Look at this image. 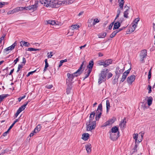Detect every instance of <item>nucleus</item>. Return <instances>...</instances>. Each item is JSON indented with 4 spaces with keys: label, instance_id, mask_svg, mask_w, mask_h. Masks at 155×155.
<instances>
[{
    "label": "nucleus",
    "instance_id": "nucleus-40",
    "mask_svg": "<svg viewBox=\"0 0 155 155\" xmlns=\"http://www.w3.org/2000/svg\"><path fill=\"white\" fill-rule=\"evenodd\" d=\"M71 27L73 30L77 29L79 28V26L78 25H72Z\"/></svg>",
    "mask_w": 155,
    "mask_h": 155
},
{
    "label": "nucleus",
    "instance_id": "nucleus-57",
    "mask_svg": "<svg viewBox=\"0 0 155 155\" xmlns=\"http://www.w3.org/2000/svg\"><path fill=\"white\" fill-rule=\"evenodd\" d=\"M151 88H152V87H151V86H150L149 85L148 86V87L147 88V89L149 90V91H148L149 93H151V92L152 91Z\"/></svg>",
    "mask_w": 155,
    "mask_h": 155
},
{
    "label": "nucleus",
    "instance_id": "nucleus-55",
    "mask_svg": "<svg viewBox=\"0 0 155 155\" xmlns=\"http://www.w3.org/2000/svg\"><path fill=\"white\" fill-rule=\"evenodd\" d=\"M115 21V20L113 22H112L111 23H110V25L109 26V29L110 30L112 27L114 25V23Z\"/></svg>",
    "mask_w": 155,
    "mask_h": 155
},
{
    "label": "nucleus",
    "instance_id": "nucleus-39",
    "mask_svg": "<svg viewBox=\"0 0 155 155\" xmlns=\"http://www.w3.org/2000/svg\"><path fill=\"white\" fill-rule=\"evenodd\" d=\"M118 33V31L116 30L114 31L110 35V37L111 38L114 37L115 35Z\"/></svg>",
    "mask_w": 155,
    "mask_h": 155
},
{
    "label": "nucleus",
    "instance_id": "nucleus-8",
    "mask_svg": "<svg viewBox=\"0 0 155 155\" xmlns=\"http://www.w3.org/2000/svg\"><path fill=\"white\" fill-rule=\"evenodd\" d=\"M110 137L113 140H115L119 137V132L117 133L110 132Z\"/></svg>",
    "mask_w": 155,
    "mask_h": 155
},
{
    "label": "nucleus",
    "instance_id": "nucleus-2",
    "mask_svg": "<svg viewBox=\"0 0 155 155\" xmlns=\"http://www.w3.org/2000/svg\"><path fill=\"white\" fill-rule=\"evenodd\" d=\"M108 72V70L104 69L101 71L99 75L98 83L99 84H101L103 82L105 81L106 80L107 74Z\"/></svg>",
    "mask_w": 155,
    "mask_h": 155
},
{
    "label": "nucleus",
    "instance_id": "nucleus-27",
    "mask_svg": "<svg viewBox=\"0 0 155 155\" xmlns=\"http://www.w3.org/2000/svg\"><path fill=\"white\" fill-rule=\"evenodd\" d=\"M106 111H107V112L108 113L109 111V110L110 107V105L109 101L108 100H106Z\"/></svg>",
    "mask_w": 155,
    "mask_h": 155
},
{
    "label": "nucleus",
    "instance_id": "nucleus-14",
    "mask_svg": "<svg viewBox=\"0 0 155 155\" xmlns=\"http://www.w3.org/2000/svg\"><path fill=\"white\" fill-rule=\"evenodd\" d=\"M122 21H117L114 23V27L113 29L115 30L116 29H118L120 26L121 23L122 22Z\"/></svg>",
    "mask_w": 155,
    "mask_h": 155
},
{
    "label": "nucleus",
    "instance_id": "nucleus-1",
    "mask_svg": "<svg viewBox=\"0 0 155 155\" xmlns=\"http://www.w3.org/2000/svg\"><path fill=\"white\" fill-rule=\"evenodd\" d=\"M49 6L52 8H58L61 6H64V4H66V2L64 1H61L59 0H54L49 1Z\"/></svg>",
    "mask_w": 155,
    "mask_h": 155
},
{
    "label": "nucleus",
    "instance_id": "nucleus-37",
    "mask_svg": "<svg viewBox=\"0 0 155 155\" xmlns=\"http://www.w3.org/2000/svg\"><path fill=\"white\" fill-rule=\"evenodd\" d=\"M127 76L125 74H123L122 77L120 81V83L123 82L126 79Z\"/></svg>",
    "mask_w": 155,
    "mask_h": 155
},
{
    "label": "nucleus",
    "instance_id": "nucleus-15",
    "mask_svg": "<svg viewBox=\"0 0 155 155\" xmlns=\"http://www.w3.org/2000/svg\"><path fill=\"white\" fill-rule=\"evenodd\" d=\"M94 65V62L93 60L89 61V64L87 66V68H88L87 70H90L91 71H92V68Z\"/></svg>",
    "mask_w": 155,
    "mask_h": 155
},
{
    "label": "nucleus",
    "instance_id": "nucleus-35",
    "mask_svg": "<svg viewBox=\"0 0 155 155\" xmlns=\"http://www.w3.org/2000/svg\"><path fill=\"white\" fill-rule=\"evenodd\" d=\"M129 8V7H128V9H127L124 12V16L125 18H128V12Z\"/></svg>",
    "mask_w": 155,
    "mask_h": 155
},
{
    "label": "nucleus",
    "instance_id": "nucleus-54",
    "mask_svg": "<svg viewBox=\"0 0 155 155\" xmlns=\"http://www.w3.org/2000/svg\"><path fill=\"white\" fill-rule=\"evenodd\" d=\"M108 124L107 123V121H106L105 123H104L102 125H101V127H106L107 126H109Z\"/></svg>",
    "mask_w": 155,
    "mask_h": 155
},
{
    "label": "nucleus",
    "instance_id": "nucleus-44",
    "mask_svg": "<svg viewBox=\"0 0 155 155\" xmlns=\"http://www.w3.org/2000/svg\"><path fill=\"white\" fill-rule=\"evenodd\" d=\"M137 145L136 144L132 150V154H133L135 152H137Z\"/></svg>",
    "mask_w": 155,
    "mask_h": 155
},
{
    "label": "nucleus",
    "instance_id": "nucleus-9",
    "mask_svg": "<svg viewBox=\"0 0 155 155\" xmlns=\"http://www.w3.org/2000/svg\"><path fill=\"white\" fill-rule=\"evenodd\" d=\"M135 79V76L134 75H131L127 78V82L130 84H131Z\"/></svg>",
    "mask_w": 155,
    "mask_h": 155
},
{
    "label": "nucleus",
    "instance_id": "nucleus-61",
    "mask_svg": "<svg viewBox=\"0 0 155 155\" xmlns=\"http://www.w3.org/2000/svg\"><path fill=\"white\" fill-rule=\"evenodd\" d=\"M18 121V119H16V120H15L14 121L13 123L10 126H11V127H13V126H14V125L15 124V123L16 122H17Z\"/></svg>",
    "mask_w": 155,
    "mask_h": 155
},
{
    "label": "nucleus",
    "instance_id": "nucleus-29",
    "mask_svg": "<svg viewBox=\"0 0 155 155\" xmlns=\"http://www.w3.org/2000/svg\"><path fill=\"white\" fill-rule=\"evenodd\" d=\"M95 114V113L94 111L92 112L90 114V119L88 121H93V120L94 118Z\"/></svg>",
    "mask_w": 155,
    "mask_h": 155
},
{
    "label": "nucleus",
    "instance_id": "nucleus-30",
    "mask_svg": "<svg viewBox=\"0 0 155 155\" xmlns=\"http://www.w3.org/2000/svg\"><path fill=\"white\" fill-rule=\"evenodd\" d=\"M118 130V128L116 126H114L111 129V130L110 131V132H114L115 133H117V132Z\"/></svg>",
    "mask_w": 155,
    "mask_h": 155
},
{
    "label": "nucleus",
    "instance_id": "nucleus-58",
    "mask_svg": "<svg viewBox=\"0 0 155 155\" xmlns=\"http://www.w3.org/2000/svg\"><path fill=\"white\" fill-rule=\"evenodd\" d=\"M52 52H51L50 53H48L47 54L48 57V58H51L53 56L52 54Z\"/></svg>",
    "mask_w": 155,
    "mask_h": 155
},
{
    "label": "nucleus",
    "instance_id": "nucleus-50",
    "mask_svg": "<svg viewBox=\"0 0 155 155\" xmlns=\"http://www.w3.org/2000/svg\"><path fill=\"white\" fill-rule=\"evenodd\" d=\"M45 87L48 89H51L53 87V85L52 84L47 85L45 86Z\"/></svg>",
    "mask_w": 155,
    "mask_h": 155
},
{
    "label": "nucleus",
    "instance_id": "nucleus-41",
    "mask_svg": "<svg viewBox=\"0 0 155 155\" xmlns=\"http://www.w3.org/2000/svg\"><path fill=\"white\" fill-rule=\"evenodd\" d=\"M39 50L40 49H36L32 48H28L27 50L29 51H39Z\"/></svg>",
    "mask_w": 155,
    "mask_h": 155
},
{
    "label": "nucleus",
    "instance_id": "nucleus-16",
    "mask_svg": "<svg viewBox=\"0 0 155 155\" xmlns=\"http://www.w3.org/2000/svg\"><path fill=\"white\" fill-rule=\"evenodd\" d=\"M125 120L126 118L124 117L123 119L121 120V121L120 124H119V126L121 128H123L124 127L126 123Z\"/></svg>",
    "mask_w": 155,
    "mask_h": 155
},
{
    "label": "nucleus",
    "instance_id": "nucleus-25",
    "mask_svg": "<svg viewBox=\"0 0 155 155\" xmlns=\"http://www.w3.org/2000/svg\"><path fill=\"white\" fill-rule=\"evenodd\" d=\"M45 23L46 24H49L52 25H54L56 24V22L54 20H46L45 21Z\"/></svg>",
    "mask_w": 155,
    "mask_h": 155
},
{
    "label": "nucleus",
    "instance_id": "nucleus-63",
    "mask_svg": "<svg viewBox=\"0 0 155 155\" xmlns=\"http://www.w3.org/2000/svg\"><path fill=\"white\" fill-rule=\"evenodd\" d=\"M19 57L18 58H17L15 60H14V64H15L17 63V62L19 60Z\"/></svg>",
    "mask_w": 155,
    "mask_h": 155
},
{
    "label": "nucleus",
    "instance_id": "nucleus-49",
    "mask_svg": "<svg viewBox=\"0 0 155 155\" xmlns=\"http://www.w3.org/2000/svg\"><path fill=\"white\" fill-rule=\"evenodd\" d=\"M99 22V21L98 19H95L94 20V21L93 24V25H95L97 23Z\"/></svg>",
    "mask_w": 155,
    "mask_h": 155
},
{
    "label": "nucleus",
    "instance_id": "nucleus-32",
    "mask_svg": "<svg viewBox=\"0 0 155 155\" xmlns=\"http://www.w3.org/2000/svg\"><path fill=\"white\" fill-rule=\"evenodd\" d=\"M28 101L26 102V103H25V104L23 105L22 106L20 107L19 108V109L20 110H21V111H22L25 109L26 106L28 104Z\"/></svg>",
    "mask_w": 155,
    "mask_h": 155
},
{
    "label": "nucleus",
    "instance_id": "nucleus-51",
    "mask_svg": "<svg viewBox=\"0 0 155 155\" xmlns=\"http://www.w3.org/2000/svg\"><path fill=\"white\" fill-rule=\"evenodd\" d=\"M151 68L150 70L148 72V78L149 80V79L151 78Z\"/></svg>",
    "mask_w": 155,
    "mask_h": 155
},
{
    "label": "nucleus",
    "instance_id": "nucleus-22",
    "mask_svg": "<svg viewBox=\"0 0 155 155\" xmlns=\"http://www.w3.org/2000/svg\"><path fill=\"white\" fill-rule=\"evenodd\" d=\"M83 66L81 65L79 69L77 70V71L74 72V74H77L79 76L80 75L83 71V69H82V67Z\"/></svg>",
    "mask_w": 155,
    "mask_h": 155
},
{
    "label": "nucleus",
    "instance_id": "nucleus-34",
    "mask_svg": "<svg viewBox=\"0 0 155 155\" xmlns=\"http://www.w3.org/2000/svg\"><path fill=\"white\" fill-rule=\"evenodd\" d=\"M10 151L8 149L6 148L4 150L2 151L1 153H0V155H4L6 154V153H7L9 151Z\"/></svg>",
    "mask_w": 155,
    "mask_h": 155
},
{
    "label": "nucleus",
    "instance_id": "nucleus-26",
    "mask_svg": "<svg viewBox=\"0 0 155 155\" xmlns=\"http://www.w3.org/2000/svg\"><path fill=\"white\" fill-rule=\"evenodd\" d=\"M41 124L38 125L35 128L34 130V132H35V133L38 132L41 130Z\"/></svg>",
    "mask_w": 155,
    "mask_h": 155
},
{
    "label": "nucleus",
    "instance_id": "nucleus-18",
    "mask_svg": "<svg viewBox=\"0 0 155 155\" xmlns=\"http://www.w3.org/2000/svg\"><path fill=\"white\" fill-rule=\"evenodd\" d=\"M112 61L111 59H108L104 61V67H106L112 63Z\"/></svg>",
    "mask_w": 155,
    "mask_h": 155
},
{
    "label": "nucleus",
    "instance_id": "nucleus-20",
    "mask_svg": "<svg viewBox=\"0 0 155 155\" xmlns=\"http://www.w3.org/2000/svg\"><path fill=\"white\" fill-rule=\"evenodd\" d=\"M20 43V46L22 47L23 46L28 47L30 46V44L28 42L24 41H21Z\"/></svg>",
    "mask_w": 155,
    "mask_h": 155
},
{
    "label": "nucleus",
    "instance_id": "nucleus-10",
    "mask_svg": "<svg viewBox=\"0 0 155 155\" xmlns=\"http://www.w3.org/2000/svg\"><path fill=\"white\" fill-rule=\"evenodd\" d=\"M147 55V50H143L141 51L140 54V57L141 61H143V59L145 58Z\"/></svg>",
    "mask_w": 155,
    "mask_h": 155
},
{
    "label": "nucleus",
    "instance_id": "nucleus-43",
    "mask_svg": "<svg viewBox=\"0 0 155 155\" xmlns=\"http://www.w3.org/2000/svg\"><path fill=\"white\" fill-rule=\"evenodd\" d=\"M144 133L143 131L141 132L140 133H139V134L140 135L141 139H140L139 140H138V141L139 142H140L142 141V140L143 139V136L144 135Z\"/></svg>",
    "mask_w": 155,
    "mask_h": 155
},
{
    "label": "nucleus",
    "instance_id": "nucleus-59",
    "mask_svg": "<svg viewBox=\"0 0 155 155\" xmlns=\"http://www.w3.org/2000/svg\"><path fill=\"white\" fill-rule=\"evenodd\" d=\"M14 14V10L13 9L12 10L9 11L7 12V14L8 15H11V14Z\"/></svg>",
    "mask_w": 155,
    "mask_h": 155
},
{
    "label": "nucleus",
    "instance_id": "nucleus-7",
    "mask_svg": "<svg viewBox=\"0 0 155 155\" xmlns=\"http://www.w3.org/2000/svg\"><path fill=\"white\" fill-rule=\"evenodd\" d=\"M124 70V67L123 69H121L119 67H117L116 68L115 73L116 75L115 77L118 79L120 77V74L123 73Z\"/></svg>",
    "mask_w": 155,
    "mask_h": 155
},
{
    "label": "nucleus",
    "instance_id": "nucleus-31",
    "mask_svg": "<svg viewBox=\"0 0 155 155\" xmlns=\"http://www.w3.org/2000/svg\"><path fill=\"white\" fill-rule=\"evenodd\" d=\"M116 120V119L115 118H112L109 119L107 121L108 124L109 125H110L112 124H113Z\"/></svg>",
    "mask_w": 155,
    "mask_h": 155
},
{
    "label": "nucleus",
    "instance_id": "nucleus-19",
    "mask_svg": "<svg viewBox=\"0 0 155 155\" xmlns=\"http://www.w3.org/2000/svg\"><path fill=\"white\" fill-rule=\"evenodd\" d=\"M85 147L86 151L88 153H90L91 150V146L90 144H86L85 146Z\"/></svg>",
    "mask_w": 155,
    "mask_h": 155
},
{
    "label": "nucleus",
    "instance_id": "nucleus-38",
    "mask_svg": "<svg viewBox=\"0 0 155 155\" xmlns=\"http://www.w3.org/2000/svg\"><path fill=\"white\" fill-rule=\"evenodd\" d=\"M119 5L120 6V8H123V5L124 3V2L120 1V0H119Z\"/></svg>",
    "mask_w": 155,
    "mask_h": 155
},
{
    "label": "nucleus",
    "instance_id": "nucleus-11",
    "mask_svg": "<svg viewBox=\"0 0 155 155\" xmlns=\"http://www.w3.org/2000/svg\"><path fill=\"white\" fill-rule=\"evenodd\" d=\"M72 86L71 83H68V84H67L66 88V93L67 94H68L72 92Z\"/></svg>",
    "mask_w": 155,
    "mask_h": 155
},
{
    "label": "nucleus",
    "instance_id": "nucleus-45",
    "mask_svg": "<svg viewBox=\"0 0 155 155\" xmlns=\"http://www.w3.org/2000/svg\"><path fill=\"white\" fill-rule=\"evenodd\" d=\"M64 1L66 2L67 3L66 4H64V6L65 5H66L67 4H72V3H73V2H74V1L73 0H69L68 1L64 0Z\"/></svg>",
    "mask_w": 155,
    "mask_h": 155
},
{
    "label": "nucleus",
    "instance_id": "nucleus-6",
    "mask_svg": "<svg viewBox=\"0 0 155 155\" xmlns=\"http://www.w3.org/2000/svg\"><path fill=\"white\" fill-rule=\"evenodd\" d=\"M67 76L68 77V79H67V84H68V83H71L73 78L75 77H77L79 75L77 74H74V73L73 74H70L69 73H68L67 74Z\"/></svg>",
    "mask_w": 155,
    "mask_h": 155
},
{
    "label": "nucleus",
    "instance_id": "nucleus-3",
    "mask_svg": "<svg viewBox=\"0 0 155 155\" xmlns=\"http://www.w3.org/2000/svg\"><path fill=\"white\" fill-rule=\"evenodd\" d=\"M86 125H87V130L91 131L95 129L96 125V121L94 120V121H88L87 122Z\"/></svg>",
    "mask_w": 155,
    "mask_h": 155
},
{
    "label": "nucleus",
    "instance_id": "nucleus-36",
    "mask_svg": "<svg viewBox=\"0 0 155 155\" xmlns=\"http://www.w3.org/2000/svg\"><path fill=\"white\" fill-rule=\"evenodd\" d=\"M7 95L3 94L0 95V102H1L5 98L7 97Z\"/></svg>",
    "mask_w": 155,
    "mask_h": 155
},
{
    "label": "nucleus",
    "instance_id": "nucleus-23",
    "mask_svg": "<svg viewBox=\"0 0 155 155\" xmlns=\"http://www.w3.org/2000/svg\"><path fill=\"white\" fill-rule=\"evenodd\" d=\"M153 100V98L152 97L150 96L147 97V104L149 106H150L152 104Z\"/></svg>",
    "mask_w": 155,
    "mask_h": 155
},
{
    "label": "nucleus",
    "instance_id": "nucleus-48",
    "mask_svg": "<svg viewBox=\"0 0 155 155\" xmlns=\"http://www.w3.org/2000/svg\"><path fill=\"white\" fill-rule=\"evenodd\" d=\"M91 72L90 70H87V74H86L84 79H85L88 77Z\"/></svg>",
    "mask_w": 155,
    "mask_h": 155
},
{
    "label": "nucleus",
    "instance_id": "nucleus-5",
    "mask_svg": "<svg viewBox=\"0 0 155 155\" xmlns=\"http://www.w3.org/2000/svg\"><path fill=\"white\" fill-rule=\"evenodd\" d=\"M38 1H36L34 5L24 7V10L25 9L27 10H29L31 12H34L36 10L38 7Z\"/></svg>",
    "mask_w": 155,
    "mask_h": 155
},
{
    "label": "nucleus",
    "instance_id": "nucleus-12",
    "mask_svg": "<svg viewBox=\"0 0 155 155\" xmlns=\"http://www.w3.org/2000/svg\"><path fill=\"white\" fill-rule=\"evenodd\" d=\"M38 2L40 3L41 4L43 5L46 7H48L49 5V1L47 0H39V1H38Z\"/></svg>",
    "mask_w": 155,
    "mask_h": 155
},
{
    "label": "nucleus",
    "instance_id": "nucleus-46",
    "mask_svg": "<svg viewBox=\"0 0 155 155\" xmlns=\"http://www.w3.org/2000/svg\"><path fill=\"white\" fill-rule=\"evenodd\" d=\"M7 2H0V8H2L5 5H7Z\"/></svg>",
    "mask_w": 155,
    "mask_h": 155
},
{
    "label": "nucleus",
    "instance_id": "nucleus-42",
    "mask_svg": "<svg viewBox=\"0 0 155 155\" xmlns=\"http://www.w3.org/2000/svg\"><path fill=\"white\" fill-rule=\"evenodd\" d=\"M67 61V59H65L64 60H61L60 62V64L59 65V67H60L62 65L63 63L64 62H66Z\"/></svg>",
    "mask_w": 155,
    "mask_h": 155
},
{
    "label": "nucleus",
    "instance_id": "nucleus-62",
    "mask_svg": "<svg viewBox=\"0 0 155 155\" xmlns=\"http://www.w3.org/2000/svg\"><path fill=\"white\" fill-rule=\"evenodd\" d=\"M134 134V138L135 139V141L137 142L138 135L137 134Z\"/></svg>",
    "mask_w": 155,
    "mask_h": 155
},
{
    "label": "nucleus",
    "instance_id": "nucleus-24",
    "mask_svg": "<svg viewBox=\"0 0 155 155\" xmlns=\"http://www.w3.org/2000/svg\"><path fill=\"white\" fill-rule=\"evenodd\" d=\"M89 137V135L87 133H84L82 135V138L84 140H87Z\"/></svg>",
    "mask_w": 155,
    "mask_h": 155
},
{
    "label": "nucleus",
    "instance_id": "nucleus-47",
    "mask_svg": "<svg viewBox=\"0 0 155 155\" xmlns=\"http://www.w3.org/2000/svg\"><path fill=\"white\" fill-rule=\"evenodd\" d=\"M131 69V68H130L129 69L127 70V71H125L123 73L124 74H125V75H126L127 76L128 74L129 73L130 70Z\"/></svg>",
    "mask_w": 155,
    "mask_h": 155
},
{
    "label": "nucleus",
    "instance_id": "nucleus-64",
    "mask_svg": "<svg viewBox=\"0 0 155 155\" xmlns=\"http://www.w3.org/2000/svg\"><path fill=\"white\" fill-rule=\"evenodd\" d=\"M113 76L112 74L111 73H109L108 74L107 78H109Z\"/></svg>",
    "mask_w": 155,
    "mask_h": 155
},
{
    "label": "nucleus",
    "instance_id": "nucleus-60",
    "mask_svg": "<svg viewBox=\"0 0 155 155\" xmlns=\"http://www.w3.org/2000/svg\"><path fill=\"white\" fill-rule=\"evenodd\" d=\"M25 97V95H24L22 97H20L19 98H18V101L20 102L21 101L24 99Z\"/></svg>",
    "mask_w": 155,
    "mask_h": 155
},
{
    "label": "nucleus",
    "instance_id": "nucleus-52",
    "mask_svg": "<svg viewBox=\"0 0 155 155\" xmlns=\"http://www.w3.org/2000/svg\"><path fill=\"white\" fill-rule=\"evenodd\" d=\"M45 68H47L49 66L48 64V60L47 59H45Z\"/></svg>",
    "mask_w": 155,
    "mask_h": 155
},
{
    "label": "nucleus",
    "instance_id": "nucleus-28",
    "mask_svg": "<svg viewBox=\"0 0 155 155\" xmlns=\"http://www.w3.org/2000/svg\"><path fill=\"white\" fill-rule=\"evenodd\" d=\"M107 35L106 32H102L98 35V36L99 38H104Z\"/></svg>",
    "mask_w": 155,
    "mask_h": 155
},
{
    "label": "nucleus",
    "instance_id": "nucleus-56",
    "mask_svg": "<svg viewBox=\"0 0 155 155\" xmlns=\"http://www.w3.org/2000/svg\"><path fill=\"white\" fill-rule=\"evenodd\" d=\"M23 65L19 64L18 66V70L17 72H18L20 70V69L23 68Z\"/></svg>",
    "mask_w": 155,
    "mask_h": 155
},
{
    "label": "nucleus",
    "instance_id": "nucleus-4",
    "mask_svg": "<svg viewBox=\"0 0 155 155\" xmlns=\"http://www.w3.org/2000/svg\"><path fill=\"white\" fill-rule=\"evenodd\" d=\"M102 112V104L101 103L98 107L96 111V114L95 116V119L96 120H98L100 118Z\"/></svg>",
    "mask_w": 155,
    "mask_h": 155
},
{
    "label": "nucleus",
    "instance_id": "nucleus-53",
    "mask_svg": "<svg viewBox=\"0 0 155 155\" xmlns=\"http://www.w3.org/2000/svg\"><path fill=\"white\" fill-rule=\"evenodd\" d=\"M98 64L99 65H103L104 67V62L103 61H99L98 63Z\"/></svg>",
    "mask_w": 155,
    "mask_h": 155
},
{
    "label": "nucleus",
    "instance_id": "nucleus-33",
    "mask_svg": "<svg viewBox=\"0 0 155 155\" xmlns=\"http://www.w3.org/2000/svg\"><path fill=\"white\" fill-rule=\"evenodd\" d=\"M139 21V18H136L135 20L133 22V24L132 25H133L134 26H135V27H136L137 26V23Z\"/></svg>",
    "mask_w": 155,
    "mask_h": 155
},
{
    "label": "nucleus",
    "instance_id": "nucleus-13",
    "mask_svg": "<svg viewBox=\"0 0 155 155\" xmlns=\"http://www.w3.org/2000/svg\"><path fill=\"white\" fill-rule=\"evenodd\" d=\"M16 45L17 43H16V41H15L11 46L5 49H4V51H5L6 52H8L10 50H12L14 48L15 46Z\"/></svg>",
    "mask_w": 155,
    "mask_h": 155
},
{
    "label": "nucleus",
    "instance_id": "nucleus-21",
    "mask_svg": "<svg viewBox=\"0 0 155 155\" xmlns=\"http://www.w3.org/2000/svg\"><path fill=\"white\" fill-rule=\"evenodd\" d=\"M83 66L81 65L79 69L77 70V71L74 72V74H77L79 76L80 75L83 71V69H82V67Z\"/></svg>",
    "mask_w": 155,
    "mask_h": 155
},
{
    "label": "nucleus",
    "instance_id": "nucleus-17",
    "mask_svg": "<svg viewBox=\"0 0 155 155\" xmlns=\"http://www.w3.org/2000/svg\"><path fill=\"white\" fill-rule=\"evenodd\" d=\"M13 10H14V13H15L18 12L19 11H23V10H24V7H18L14 8Z\"/></svg>",
    "mask_w": 155,
    "mask_h": 155
}]
</instances>
